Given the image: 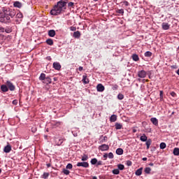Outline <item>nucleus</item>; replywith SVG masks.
Instances as JSON below:
<instances>
[{
    "label": "nucleus",
    "instance_id": "1",
    "mask_svg": "<svg viewBox=\"0 0 179 179\" xmlns=\"http://www.w3.org/2000/svg\"><path fill=\"white\" fill-rule=\"evenodd\" d=\"M15 15V10L4 7L0 11V22L5 24L10 23V17L13 18Z\"/></svg>",
    "mask_w": 179,
    "mask_h": 179
},
{
    "label": "nucleus",
    "instance_id": "2",
    "mask_svg": "<svg viewBox=\"0 0 179 179\" xmlns=\"http://www.w3.org/2000/svg\"><path fill=\"white\" fill-rule=\"evenodd\" d=\"M66 3H68V0L59 1L50 10V15L52 16H59V15L65 12L66 10Z\"/></svg>",
    "mask_w": 179,
    "mask_h": 179
},
{
    "label": "nucleus",
    "instance_id": "3",
    "mask_svg": "<svg viewBox=\"0 0 179 179\" xmlns=\"http://www.w3.org/2000/svg\"><path fill=\"white\" fill-rule=\"evenodd\" d=\"M6 85L10 92H15L16 90V87L13 85V83L10 82V80H7Z\"/></svg>",
    "mask_w": 179,
    "mask_h": 179
},
{
    "label": "nucleus",
    "instance_id": "4",
    "mask_svg": "<svg viewBox=\"0 0 179 179\" xmlns=\"http://www.w3.org/2000/svg\"><path fill=\"white\" fill-rule=\"evenodd\" d=\"M12 27H7L4 28L3 27L0 26V31H2L3 33H7L9 34V33H12Z\"/></svg>",
    "mask_w": 179,
    "mask_h": 179
},
{
    "label": "nucleus",
    "instance_id": "5",
    "mask_svg": "<svg viewBox=\"0 0 179 179\" xmlns=\"http://www.w3.org/2000/svg\"><path fill=\"white\" fill-rule=\"evenodd\" d=\"M77 167H84V169H88L89 167V162H78L76 164Z\"/></svg>",
    "mask_w": 179,
    "mask_h": 179
},
{
    "label": "nucleus",
    "instance_id": "6",
    "mask_svg": "<svg viewBox=\"0 0 179 179\" xmlns=\"http://www.w3.org/2000/svg\"><path fill=\"white\" fill-rule=\"evenodd\" d=\"M98 149L99 150H101V152H106L110 149V146L107 144H102L99 146Z\"/></svg>",
    "mask_w": 179,
    "mask_h": 179
},
{
    "label": "nucleus",
    "instance_id": "7",
    "mask_svg": "<svg viewBox=\"0 0 179 179\" xmlns=\"http://www.w3.org/2000/svg\"><path fill=\"white\" fill-rule=\"evenodd\" d=\"M1 93H6L8 92H9V90L8 88V86L6 85V84H3L1 85L0 87Z\"/></svg>",
    "mask_w": 179,
    "mask_h": 179
},
{
    "label": "nucleus",
    "instance_id": "8",
    "mask_svg": "<svg viewBox=\"0 0 179 179\" xmlns=\"http://www.w3.org/2000/svg\"><path fill=\"white\" fill-rule=\"evenodd\" d=\"M146 75L147 73L145 71V70H141L138 72V78H146Z\"/></svg>",
    "mask_w": 179,
    "mask_h": 179
},
{
    "label": "nucleus",
    "instance_id": "9",
    "mask_svg": "<svg viewBox=\"0 0 179 179\" xmlns=\"http://www.w3.org/2000/svg\"><path fill=\"white\" fill-rule=\"evenodd\" d=\"M82 81L84 85H87L90 82V80H89V78H87V74L85 73L83 76Z\"/></svg>",
    "mask_w": 179,
    "mask_h": 179
},
{
    "label": "nucleus",
    "instance_id": "10",
    "mask_svg": "<svg viewBox=\"0 0 179 179\" xmlns=\"http://www.w3.org/2000/svg\"><path fill=\"white\" fill-rule=\"evenodd\" d=\"M53 68L55 71H61V64L59 62H54L53 63Z\"/></svg>",
    "mask_w": 179,
    "mask_h": 179
},
{
    "label": "nucleus",
    "instance_id": "11",
    "mask_svg": "<svg viewBox=\"0 0 179 179\" xmlns=\"http://www.w3.org/2000/svg\"><path fill=\"white\" fill-rule=\"evenodd\" d=\"M106 87H104V85H103V84L101 83H99L96 86V90H97V92H103V90H105Z\"/></svg>",
    "mask_w": 179,
    "mask_h": 179
},
{
    "label": "nucleus",
    "instance_id": "12",
    "mask_svg": "<svg viewBox=\"0 0 179 179\" xmlns=\"http://www.w3.org/2000/svg\"><path fill=\"white\" fill-rule=\"evenodd\" d=\"M10 150H12V145L9 144L6 145L3 148L4 153H9Z\"/></svg>",
    "mask_w": 179,
    "mask_h": 179
},
{
    "label": "nucleus",
    "instance_id": "13",
    "mask_svg": "<svg viewBox=\"0 0 179 179\" xmlns=\"http://www.w3.org/2000/svg\"><path fill=\"white\" fill-rule=\"evenodd\" d=\"M52 83V80H51V78H50V76H47L45 78V80L43 81V83H44L45 85H51Z\"/></svg>",
    "mask_w": 179,
    "mask_h": 179
},
{
    "label": "nucleus",
    "instance_id": "14",
    "mask_svg": "<svg viewBox=\"0 0 179 179\" xmlns=\"http://www.w3.org/2000/svg\"><path fill=\"white\" fill-rule=\"evenodd\" d=\"M2 31H0V44H3L5 43V40H6V36L2 34Z\"/></svg>",
    "mask_w": 179,
    "mask_h": 179
},
{
    "label": "nucleus",
    "instance_id": "15",
    "mask_svg": "<svg viewBox=\"0 0 179 179\" xmlns=\"http://www.w3.org/2000/svg\"><path fill=\"white\" fill-rule=\"evenodd\" d=\"M52 125L53 128H58V127H60V125H62V122L54 121L53 123H52Z\"/></svg>",
    "mask_w": 179,
    "mask_h": 179
},
{
    "label": "nucleus",
    "instance_id": "16",
    "mask_svg": "<svg viewBox=\"0 0 179 179\" xmlns=\"http://www.w3.org/2000/svg\"><path fill=\"white\" fill-rule=\"evenodd\" d=\"M151 122L153 124V125H155V127H157L159 125V120L156 117H152L150 119Z\"/></svg>",
    "mask_w": 179,
    "mask_h": 179
},
{
    "label": "nucleus",
    "instance_id": "17",
    "mask_svg": "<svg viewBox=\"0 0 179 179\" xmlns=\"http://www.w3.org/2000/svg\"><path fill=\"white\" fill-rule=\"evenodd\" d=\"M162 26L163 30H169L170 29V24H169L167 22H163Z\"/></svg>",
    "mask_w": 179,
    "mask_h": 179
},
{
    "label": "nucleus",
    "instance_id": "18",
    "mask_svg": "<svg viewBox=\"0 0 179 179\" xmlns=\"http://www.w3.org/2000/svg\"><path fill=\"white\" fill-rule=\"evenodd\" d=\"M48 34L49 37H55V34H56L55 30L54 29L49 30L48 32Z\"/></svg>",
    "mask_w": 179,
    "mask_h": 179
},
{
    "label": "nucleus",
    "instance_id": "19",
    "mask_svg": "<svg viewBox=\"0 0 179 179\" xmlns=\"http://www.w3.org/2000/svg\"><path fill=\"white\" fill-rule=\"evenodd\" d=\"M80 31H76L73 32V37H74V38H80Z\"/></svg>",
    "mask_w": 179,
    "mask_h": 179
},
{
    "label": "nucleus",
    "instance_id": "20",
    "mask_svg": "<svg viewBox=\"0 0 179 179\" xmlns=\"http://www.w3.org/2000/svg\"><path fill=\"white\" fill-rule=\"evenodd\" d=\"M142 171H143V168L141 167L140 169H137L135 172L136 176H142Z\"/></svg>",
    "mask_w": 179,
    "mask_h": 179
},
{
    "label": "nucleus",
    "instance_id": "21",
    "mask_svg": "<svg viewBox=\"0 0 179 179\" xmlns=\"http://www.w3.org/2000/svg\"><path fill=\"white\" fill-rule=\"evenodd\" d=\"M13 6H14L15 8H22V3H21L20 1H15V2H14V3H13Z\"/></svg>",
    "mask_w": 179,
    "mask_h": 179
},
{
    "label": "nucleus",
    "instance_id": "22",
    "mask_svg": "<svg viewBox=\"0 0 179 179\" xmlns=\"http://www.w3.org/2000/svg\"><path fill=\"white\" fill-rule=\"evenodd\" d=\"M140 141H141V142H146L147 141H148V136H146V135H145V134H143L140 137Z\"/></svg>",
    "mask_w": 179,
    "mask_h": 179
},
{
    "label": "nucleus",
    "instance_id": "23",
    "mask_svg": "<svg viewBox=\"0 0 179 179\" xmlns=\"http://www.w3.org/2000/svg\"><path fill=\"white\" fill-rule=\"evenodd\" d=\"M116 155L121 156V155H124V150L122 148H117L116 150Z\"/></svg>",
    "mask_w": 179,
    "mask_h": 179
},
{
    "label": "nucleus",
    "instance_id": "24",
    "mask_svg": "<svg viewBox=\"0 0 179 179\" xmlns=\"http://www.w3.org/2000/svg\"><path fill=\"white\" fill-rule=\"evenodd\" d=\"M45 43L48 45H54V41L52 38H48Z\"/></svg>",
    "mask_w": 179,
    "mask_h": 179
},
{
    "label": "nucleus",
    "instance_id": "25",
    "mask_svg": "<svg viewBox=\"0 0 179 179\" xmlns=\"http://www.w3.org/2000/svg\"><path fill=\"white\" fill-rule=\"evenodd\" d=\"M46 78H47V76H45V73H41V75L39 76V80L44 82V80H45Z\"/></svg>",
    "mask_w": 179,
    "mask_h": 179
},
{
    "label": "nucleus",
    "instance_id": "26",
    "mask_svg": "<svg viewBox=\"0 0 179 179\" xmlns=\"http://www.w3.org/2000/svg\"><path fill=\"white\" fill-rule=\"evenodd\" d=\"M110 122H115L117 121V115H112L110 117Z\"/></svg>",
    "mask_w": 179,
    "mask_h": 179
},
{
    "label": "nucleus",
    "instance_id": "27",
    "mask_svg": "<svg viewBox=\"0 0 179 179\" xmlns=\"http://www.w3.org/2000/svg\"><path fill=\"white\" fill-rule=\"evenodd\" d=\"M145 142H146L145 145L147 146V149H149V148H150V145H152V139L149 138Z\"/></svg>",
    "mask_w": 179,
    "mask_h": 179
},
{
    "label": "nucleus",
    "instance_id": "28",
    "mask_svg": "<svg viewBox=\"0 0 179 179\" xmlns=\"http://www.w3.org/2000/svg\"><path fill=\"white\" fill-rule=\"evenodd\" d=\"M81 160H82V162H86V161L89 160V156L86 154H84L82 156Z\"/></svg>",
    "mask_w": 179,
    "mask_h": 179
},
{
    "label": "nucleus",
    "instance_id": "29",
    "mask_svg": "<svg viewBox=\"0 0 179 179\" xmlns=\"http://www.w3.org/2000/svg\"><path fill=\"white\" fill-rule=\"evenodd\" d=\"M173 154L174 155V156H179V148H175L173 149Z\"/></svg>",
    "mask_w": 179,
    "mask_h": 179
},
{
    "label": "nucleus",
    "instance_id": "30",
    "mask_svg": "<svg viewBox=\"0 0 179 179\" xmlns=\"http://www.w3.org/2000/svg\"><path fill=\"white\" fill-rule=\"evenodd\" d=\"M115 127V129H122V124H121V123L116 122Z\"/></svg>",
    "mask_w": 179,
    "mask_h": 179
},
{
    "label": "nucleus",
    "instance_id": "31",
    "mask_svg": "<svg viewBox=\"0 0 179 179\" xmlns=\"http://www.w3.org/2000/svg\"><path fill=\"white\" fill-rule=\"evenodd\" d=\"M132 59L133 61H135V62H137V61H139V56H138L136 54H134L132 55Z\"/></svg>",
    "mask_w": 179,
    "mask_h": 179
},
{
    "label": "nucleus",
    "instance_id": "32",
    "mask_svg": "<svg viewBox=\"0 0 179 179\" xmlns=\"http://www.w3.org/2000/svg\"><path fill=\"white\" fill-rule=\"evenodd\" d=\"M150 171H152V169H150V167H145L144 169L145 174H150Z\"/></svg>",
    "mask_w": 179,
    "mask_h": 179
},
{
    "label": "nucleus",
    "instance_id": "33",
    "mask_svg": "<svg viewBox=\"0 0 179 179\" xmlns=\"http://www.w3.org/2000/svg\"><path fill=\"white\" fill-rule=\"evenodd\" d=\"M64 141H65L64 138H59L57 143V145L61 146V145H62V143H64Z\"/></svg>",
    "mask_w": 179,
    "mask_h": 179
},
{
    "label": "nucleus",
    "instance_id": "34",
    "mask_svg": "<svg viewBox=\"0 0 179 179\" xmlns=\"http://www.w3.org/2000/svg\"><path fill=\"white\" fill-rule=\"evenodd\" d=\"M50 177V173L44 172L41 176V178H48Z\"/></svg>",
    "mask_w": 179,
    "mask_h": 179
},
{
    "label": "nucleus",
    "instance_id": "35",
    "mask_svg": "<svg viewBox=\"0 0 179 179\" xmlns=\"http://www.w3.org/2000/svg\"><path fill=\"white\" fill-rule=\"evenodd\" d=\"M113 174H115V176H118L120 174V169H115L112 171Z\"/></svg>",
    "mask_w": 179,
    "mask_h": 179
},
{
    "label": "nucleus",
    "instance_id": "36",
    "mask_svg": "<svg viewBox=\"0 0 179 179\" xmlns=\"http://www.w3.org/2000/svg\"><path fill=\"white\" fill-rule=\"evenodd\" d=\"M117 169L119 170L122 171L125 169V166H124V164H117Z\"/></svg>",
    "mask_w": 179,
    "mask_h": 179
},
{
    "label": "nucleus",
    "instance_id": "37",
    "mask_svg": "<svg viewBox=\"0 0 179 179\" xmlns=\"http://www.w3.org/2000/svg\"><path fill=\"white\" fill-rule=\"evenodd\" d=\"M90 163L92 164V166H94L97 164V159L96 158H93L91 159Z\"/></svg>",
    "mask_w": 179,
    "mask_h": 179
},
{
    "label": "nucleus",
    "instance_id": "38",
    "mask_svg": "<svg viewBox=\"0 0 179 179\" xmlns=\"http://www.w3.org/2000/svg\"><path fill=\"white\" fill-rule=\"evenodd\" d=\"M62 173H64L65 176H69L71 171H69V170H68L67 169H63Z\"/></svg>",
    "mask_w": 179,
    "mask_h": 179
},
{
    "label": "nucleus",
    "instance_id": "39",
    "mask_svg": "<svg viewBox=\"0 0 179 179\" xmlns=\"http://www.w3.org/2000/svg\"><path fill=\"white\" fill-rule=\"evenodd\" d=\"M144 55H145V57H150L152 56V52L147 51L145 52Z\"/></svg>",
    "mask_w": 179,
    "mask_h": 179
},
{
    "label": "nucleus",
    "instance_id": "40",
    "mask_svg": "<svg viewBox=\"0 0 179 179\" xmlns=\"http://www.w3.org/2000/svg\"><path fill=\"white\" fill-rule=\"evenodd\" d=\"M166 143H161L160 145H159V148L160 149H166Z\"/></svg>",
    "mask_w": 179,
    "mask_h": 179
},
{
    "label": "nucleus",
    "instance_id": "41",
    "mask_svg": "<svg viewBox=\"0 0 179 179\" xmlns=\"http://www.w3.org/2000/svg\"><path fill=\"white\" fill-rule=\"evenodd\" d=\"M16 17H17V19H22V17H23V14H22V13H18L16 15Z\"/></svg>",
    "mask_w": 179,
    "mask_h": 179
},
{
    "label": "nucleus",
    "instance_id": "42",
    "mask_svg": "<svg viewBox=\"0 0 179 179\" xmlns=\"http://www.w3.org/2000/svg\"><path fill=\"white\" fill-rule=\"evenodd\" d=\"M117 99L118 100H124V94H117Z\"/></svg>",
    "mask_w": 179,
    "mask_h": 179
},
{
    "label": "nucleus",
    "instance_id": "43",
    "mask_svg": "<svg viewBox=\"0 0 179 179\" xmlns=\"http://www.w3.org/2000/svg\"><path fill=\"white\" fill-rule=\"evenodd\" d=\"M73 166L72 165V164H68L66 166V169H69V170H72Z\"/></svg>",
    "mask_w": 179,
    "mask_h": 179
},
{
    "label": "nucleus",
    "instance_id": "44",
    "mask_svg": "<svg viewBox=\"0 0 179 179\" xmlns=\"http://www.w3.org/2000/svg\"><path fill=\"white\" fill-rule=\"evenodd\" d=\"M73 6H75V3L70 1L68 3V7L69 8H73Z\"/></svg>",
    "mask_w": 179,
    "mask_h": 179
},
{
    "label": "nucleus",
    "instance_id": "45",
    "mask_svg": "<svg viewBox=\"0 0 179 179\" xmlns=\"http://www.w3.org/2000/svg\"><path fill=\"white\" fill-rule=\"evenodd\" d=\"M108 159H114V154H113V152H109L108 154Z\"/></svg>",
    "mask_w": 179,
    "mask_h": 179
},
{
    "label": "nucleus",
    "instance_id": "46",
    "mask_svg": "<svg viewBox=\"0 0 179 179\" xmlns=\"http://www.w3.org/2000/svg\"><path fill=\"white\" fill-rule=\"evenodd\" d=\"M159 97H160V101H163V99H164V97H163V90H161L159 92Z\"/></svg>",
    "mask_w": 179,
    "mask_h": 179
},
{
    "label": "nucleus",
    "instance_id": "47",
    "mask_svg": "<svg viewBox=\"0 0 179 179\" xmlns=\"http://www.w3.org/2000/svg\"><path fill=\"white\" fill-rule=\"evenodd\" d=\"M112 90H118V85H113L112 87Z\"/></svg>",
    "mask_w": 179,
    "mask_h": 179
},
{
    "label": "nucleus",
    "instance_id": "48",
    "mask_svg": "<svg viewBox=\"0 0 179 179\" xmlns=\"http://www.w3.org/2000/svg\"><path fill=\"white\" fill-rule=\"evenodd\" d=\"M117 13H120V15H124V9L121 8L117 10Z\"/></svg>",
    "mask_w": 179,
    "mask_h": 179
},
{
    "label": "nucleus",
    "instance_id": "49",
    "mask_svg": "<svg viewBox=\"0 0 179 179\" xmlns=\"http://www.w3.org/2000/svg\"><path fill=\"white\" fill-rule=\"evenodd\" d=\"M127 166H132V161L127 160Z\"/></svg>",
    "mask_w": 179,
    "mask_h": 179
},
{
    "label": "nucleus",
    "instance_id": "50",
    "mask_svg": "<svg viewBox=\"0 0 179 179\" xmlns=\"http://www.w3.org/2000/svg\"><path fill=\"white\" fill-rule=\"evenodd\" d=\"M71 31H76V27H70Z\"/></svg>",
    "mask_w": 179,
    "mask_h": 179
},
{
    "label": "nucleus",
    "instance_id": "51",
    "mask_svg": "<svg viewBox=\"0 0 179 179\" xmlns=\"http://www.w3.org/2000/svg\"><path fill=\"white\" fill-rule=\"evenodd\" d=\"M12 104H13V106H17V99H14Z\"/></svg>",
    "mask_w": 179,
    "mask_h": 179
},
{
    "label": "nucleus",
    "instance_id": "52",
    "mask_svg": "<svg viewBox=\"0 0 179 179\" xmlns=\"http://www.w3.org/2000/svg\"><path fill=\"white\" fill-rule=\"evenodd\" d=\"M171 96H172V97H176L177 96V94H176V92H171L170 93Z\"/></svg>",
    "mask_w": 179,
    "mask_h": 179
},
{
    "label": "nucleus",
    "instance_id": "53",
    "mask_svg": "<svg viewBox=\"0 0 179 179\" xmlns=\"http://www.w3.org/2000/svg\"><path fill=\"white\" fill-rule=\"evenodd\" d=\"M102 164H103V161H97V162H96V166H102Z\"/></svg>",
    "mask_w": 179,
    "mask_h": 179
},
{
    "label": "nucleus",
    "instance_id": "54",
    "mask_svg": "<svg viewBox=\"0 0 179 179\" xmlns=\"http://www.w3.org/2000/svg\"><path fill=\"white\" fill-rule=\"evenodd\" d=\"M124 5H125V6H129V2H128L127 1H123Z\"/></svg>",
    "mask_w": 179,
    "mask_h": 179
},
{
    "label": "nucleus",
    "instance_id": "55",
    "mask_svg": "<svg viewBox=\"0 0 179 179\" xmlns=\"http://www.w3.org/2000/svg\"><path fill=\"white\" fill-rule=\"evenodd\" d=\"M103 157L104 158V160H107V157H108V154L105 153L103 156Z\"/></svg>",
    "mask_w": 179,
    "mask_h": 179
},
{
    "label": "nucleus",
    "instance_id": "56",
    "mask_svg": "<svg viewBox=\"0 0 179 179\" xmlns=\"http://www.w3.org/2000/svg\"><path fill=\"white\" fill-rule=\"evenodd\" d=\"M99 179H106V176H104V175H100V176H99Z\"/></svg>",
    "mask_w": 179,
    "mask_h": 179
},
{
    "label": "nucleus",
    "instance_id": "57",
    "mask_svg": "<svg viewBox=\"0 0 179 179\" xmlns=\"http://www.w3.org/2000/svg\"><path fill=\"white\" fill-rule=\"evenodd\" d=\"M78 71H80V72H82V71H83V66H79L78 67Z\"/></svg>",
    "mask_w": 179,
    "mask_h": 179
},
{
    "label": "nucleus",
    "instance_id": "58",
    "mask_svg": "<svg viewBox=\"0 0 179 179\" xmlns=\"http://www.w3.org/2000/svg\"><path fill=\"white\" fill-rule=\"evenodd\" d=\"M108 137L106 136H103V142H107Z\"/></svg>",
    "mask_w": 179,
    "mask_h": 179
},
{
    "label": "nucleus",
    "instance_id": "59",
    "mask_svg": "<svg viewBox=\"0 0 179 179\" xmlns=\"http://www.w3.org/2000/svg\"><path fill=\"white\" fill-rule=\"evenodd\" d=\"M46 59H48V61H51V56L46 57Z\"/></svg>",
    "mask_w": 179,
    "mask_h": 179
},
{
    "label": "nucleus",
    "instance_id": "60",
    "mask_svg": "<svg viewBox=\"0 0 179 179\" xmlns=\"http://www.w3.org/2000/svg\"><path fill=\"white\" fill-rule=\"evenodd\" d=\"M171 68H172V69H177V66L176 65H173L171 66Z\"/></svg>",
    "mask_w": 179,
    "mask_h": 179
},
{
    "label": "nucleus",
    "instance_id": "61",
    "mask_svg": "<svg viewBox=\"0 0 179 179\" xmlns=\"http://www.w3.org/2000/svg\"><path fill=\"white\" fill-rule=\"evenodd\" d=\"M143 162H146V160H148V158L147 157H143L142 159Z\"/></svg>",
    "mask_w": 179,
    "mask_h": 179
},
{
    "label": "nucleus",
    "instance_id": "62",
    "mask_svg": "<svg viewBox=\"0 0 179 179\" xmlns=\"http://www.w3.org/2000/svg\"><path fill=\"white\" fill-rule=\"evenodd\" d=\"M132 132H133V134L136 133V129H133Z\"/></svg>",
    "mask_w": 179,
    "mask_h": 179
},
{
    "label": "nucleus",
    "instance_id": "63",
    "mask_svg": "<svg viewBox=\"0 0 179 179\" xmlns=\"http://www.w3.org/2000/svg\"><path fill=\"white\" fill-rule=\"evenodd\" d=\"M151 150L152 152H155V150H156V147H152V149Z\"/></svg>",
    "mask_w": 179,
    "mask_h": 179
},
{
    "label": "nucleus",
    "instance_id": "64",
    "mask_svg": "<svg viewBox=\"0 0 179 179\" xmlns=\"http://www.w3.org/2000/svg\"><path fill=\"white\" fill-rule=\"evenodd\" d=\"M176 73H177V75L179 76V69H178V71H176Z\"/></svg>",
    "mask_w": 179,
    "mask_h": 179
}]
</instances>
